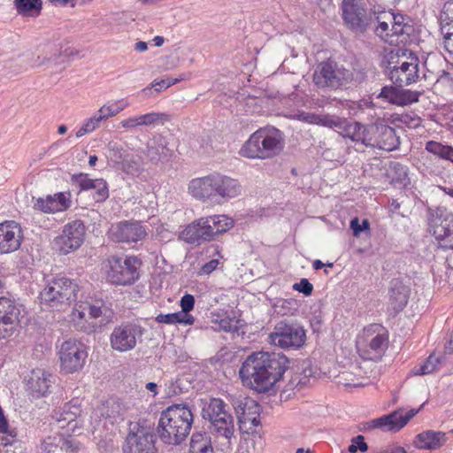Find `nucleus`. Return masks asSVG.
<instances>
[{
    "label": "nucleus",
    "instance_id": "55",
    "mask_svg": "<svg viewBox=\"0 0 453 453\" xmlns=\"http://www.w3.org/2000/svg\"><path fill=\"white\" fill-rule=\"evenodd\" d=\"M453 228L450 227L449 224L445 221V224H440L434 227V235L437 240L441 242L443 238H445L452 230Z\"/></svg>",
    "mask_w": 453,
    "mask_h": 453
},
{
    "label": "nucleus",
    "instance_id": "44",
    "mask_svg": "<svg viewBox=\"0 0 453 453\" xmlns=\"http://www.w3.org/2000/svg\"><path fill=\"white\" fill-rule=\"evenodd\" d=\"M388 13V12H382L380 13L375 12V25L372 28H374L376 34L380 37L384 36V33H386L385 35H389L388 30L390 22L388 19V17H386V14Z\"/></svg>",
    "mask_w": 453,
    "mask_h": 453
},
{
    "label": "nucleus",
    "instance_id": "43",
    "mask_svg": "<svg viewBox=\"0 0 453 453\" xmlns=\"http://www.w3.org/2000/svg\"><path fill=\"white\" fill-rule=\"evenodd\" d=\"M438 358L434 356V355H430L426 359V361H424L422 364H420L418 366H415L411 372L414 374V375H426V374H429L431 372H433L436 366H437V364H438Z\"/></svg>",
    "mask_w": 453,
    "mask_h": 453
},
{
    "label": "nucleus",
    "instance_id": "28",
    "mask_svg": "<svg viewBox=\"0 0 453 453\" xmlns=\"http://www.w3.org/2000/svg\"><path fill=\"white\" fill-rule=\"evenodd\" d=\"M52 374L42 370L35 369L31 372L27 380V388L34 397L45 395L52 383Z\"/></svg>",
    "mask_w": 453,
    "mask_h": 453
},
{
    "label": "nucleus",
    "instance_id": "57",
    "mask_svg": "<svg viewBox=\"0 0 453 453\" xmlns=\"http://www.w3.org/2000/svg\"><path fill=\"white\" fill-rule=\"evenodd\" d=\"M191 76L190 73H183L180 76V78L176 79H167V80H161V81H154L152 83V87H157V85L164 84L165 88H169L172 85H174L178 83L180 81L188 80Z\"/></svg>",
    "mask_w": 453,
    "mask_h": 453
},
{
    "label": "nucleus",
    "instance_id": "41",
    "mask_svg": "<svg viewBox=\"0 0 453 453\" xmlns=\"http://www.w3.org/2000/svg\"><path fill=\"white\" fill-rule=\"evenodd\" d=\"M440 20L441 34L453 31V1L444 4Z\"/></svg>",
    "mask_w": 453,
    "mask_h": 453
},
{
    "label": "nucleus",
    "instance_id": "38",
    "mask_svg": "<svg viewBox=\"0 0 453 453\" xmlns=\"http://www.w3.org/2000/svg\"><path fill=\"white\" fill-rule=\"evenodd\" d=\"M207 221H211L216 239L218 238L219 235L228 231L234 226L233 219L227 217L226 215L209 216V219Z\"/></svg>",
    "mask_w": 453,
    "mask_h": 453
},
{
    "label": "nucleus",
    "instance_id": "51",
    "mask_svg": "<svg viewBox=\"0 0 453 453\" xmlns=\"http://www.w3.org/2000/svg\"><path fill=\"white\" fill-rule=\"evenodd\" d=\"M64 62L62 58L61 53H55L50 57H38L35 65L36 66H43L48 65L49 67H53V65H58Z\"/></svg>",
    "mask_w": 453,
    "mask_h": 453
},
{
    "label": "nucleus",
    "instance_id": "17",
    "mask_svg": "<svg viewBox=\"0 0 453 453\" xmlns=\"http://www.w3.org/2000/svg\"><path fill=\"white\" fill-rule=\"evenodd\" d=\"M208 217H203L186 226L181 232V238L188 243L200 244L203 242H210L216 239L211 221H207Z\"/></svg>",
    "mask_w": 453,
    "mask_h": 453
},
{
    "label": "nucleus",
    "instance_id": "64",
    "mask_svg": "<svg viewBox=\"0 0 453 453\" xmlns=\"http://www.w3.org/2000/svg\"><path fill=\"white\" fill-rule=\"evenodd\" d=\"M96 129V128L93 125L92 121L89 119H88L85 120L83 125L80 127V129L76 132V136L78 138L82 137L86 134H89Z\"/></svg>",
    "mask_w": 453,
    "mask_h": 453
},
{
    "label": "nucleus",
    "instance_id": "32",
    "mask_svg": "<svg viewBox=\"0 0 453 453\" xmlns=\"http://www.w3.org/2000/svg\"><path fill=\"white\" fill-rule=\"evenodd\" d=\"M446 441L447 436L445 433L427 430L415 437L414 444L419 449L435 450L442 447Z\"/></svg>",
    "mask_w": 453,
    "mask_h": 453
},
{
    "label": "nucleus",
    "instance_id": "46",
    "mask_svg": "<svg viewBox=\"0 0 453 453\" xmlns=\"http://www.w3.org/2000/svg\"><path fill=\"white\" fill-rule=\"evenodd\" d=\"M386 17H388V19L392 26L391 35H399L406 33L404 29L405 25H403V17L402 15H394L389 12L386 14Z\"/></svg>",
    "mask_w": 453,
    "mask_h": 453
},
{
    "label": "nucleus",
    "instance_id": "47",
    "mask_svg": "<svg viewBox=\"0 0 453 453\" xmlns=\"http://www.w3.org/2000/svg\"><path fill=\"white\" fill-rule=\"evenodd\" d=\"M215 325H218V327L215 329L223 330L225 332H237L238 331V320L234 319H230L229 317H225L219 320L216 319L212 321Z\"/></svg>",
    "mask_w": 453,
    "mask_h": 453
},
{
    "label": "nucleus",
    "instance_id": "48",
    "mask_svg": "<svg viewBox=\"0 0 453 453\" xmlns=\"http://www.w3.org/2000/svg\"><path fill=\"white\" fill-rule=\"evenodd\" d=\"M91 191L94 192V198L96 202L104 201L109 196L107 184L103 179H96V185Z\"/></svg>",
    "mask_w": 453,
    "mask_h": 453
},
{
    "label": "nucleus",
    "instance_id": "45",
    "mask_svg": "<svg viewBox=\"0 0 453 453\" xmlns=\"http://www.w3.org/2000/svg\"><path fill=\"white\" fill-rule=\"evenodd\" d=\"M111 159L120 165L129 154L124 150V148L116 142H110L108 144Z\"/></svg>",
    "mask_w": 453,
    "mask_h": 453
},
{
    "label": "nucleus",
    "instance_id": "10",
    "mask_svg": "<svg viewBox=\"0 0 453 453\" xmlns=\"http://www.w3.org/2000/svg\"><path fill=\"white\" fill-rule=\"evenodd\" d=\"M313 83L320 89L335 90L345 83L353 81L354 73L332 61L317 65L313 73Z\"/></svg>",
    "mask_w": 453,
    "mask_h": 453
},
{
    "label": "nucleus",
    "instance_id": "19",
    "mask_svg": "<svg viewBox=\"0 0 453 453\" xmlns=\"http://www.w3.org/2000/svg\"><path fill=\"white\" fill-rule=\"evenodd\" d=\"M155 442V434L150 428L138 427L136 431H131L127 437L126 453H157Z\"/></svg>",
    "mask_w": 453,
    "mask_h": 453
},
{
    "label": "nucleus",
    "instance_id": "21",
    "mask_svg": "<svg viewBox=\"0 0 453 453\" xmlns=\"http://www.w3.org/2000/svg\"><path fill=\"white\" fill-rule=\"evenodd\" d=\"M23 239V231L17 222L7 220L0 223V255L18 250Z\"/></svg>",
    "mask_w": 453,
    "mask_h": 453
},
{
    "label": "nucleus",
    "instance_id": "6",
    "mask_svg": "<svg viewBox=\"0 0 453 453\" xmlns=\"http://www.w3.org/2000/svg\"><path fill=\"white\" fill-rule=\"evenodd\" d=\"M388 345V335L380 324H372L365 327L357 340V349L363 362L359 369L365 370L369 361L378 362L381 359Z\"/></svg>",
    "mask_w": 453,
    "mask_h": 453
},
{
    "label": "nucleus",
    "instance_id": "25",
    "mask_svg": "<svg viewBox=\"0 0 453 453\" xmlns=\"http://www.w3.org/2000/svg\"><path fill=\"white\" fill-rule=\"evenodd\" d=\"M79 304L81 305V311L77 313L78 316L82 317L85 313L89 315L88 323L83 322L81 319L78 320L79 331L90 334L107 322L106 319H103V310L101 306L89 303H81Z\"/></svg>",
    "mask_w": 453,
    "mask_h": 453
},
{
    "label": "nucleus",
    "instance_id": "52",
    "mask_svg": "<svg viewBox=\"0 0 453 453\" xmlns=\"http://www.w3.org/2000/svg\"><path fill=\"white\" fill-rule=\"evenodd\" d=\"M73 179L79 185L81 190H92L96 182V179H89L87 174L82 173L74 175Z\"/></svg>",
    "mask_w": 453,
    "mask_h": 453
},
{
    "label": "nucleus",
    "instance_id": "35",
    "mask_svg": "<svg viewBox=\"0 0 453 453\" xmlns=\"http://www.w3.org/2000/svg\"><path fill=\"white\" fill-rule=\"evenodd\" d=\"M189 453H214L211 436L206 433H194L189 443Z\"/></svg>",
    "mask_w": 453,
    "mask_h": 453
},
{
    "label": "nucleus",
    "instance_id": "39",
    "mask_svg": "<svg viewBox=\"0 0 453 453\" xmlns=\"http://www.w3.org/2000/svg\"><path fill=\"white\" fill-rule=\"evenodd\" d=\"M169 149L163 139H159L154 145L148 147L147 155L153 163L166 158L169 156Z\"/></svg>",
    "mask_w": 453,
    "mask_h": 453
},
{
    "label": "nucleus",
    "instance_id": "1",
    "mask_svg": "<svg viewBox=\"0 0 453 453\" xmlns=\"http://www.w3.org/2000/svg\"><path fill=\"white\" fill-rule=\"evenodd\" d=\"M289 367L288 358L280 353L258 351L247 357L239 371L242 382L258 392L268 391Z\"/></svg>",
    "mask_w": 453,
    "mask_h": 453
},
{
    "label": "nucleus",
    "instance_id": "59",
    "mask_svg": "<svg viewBox=\"0 0 453 453\" xmlns=\"http://www.w3.org/2000/svg\"><path fill=\"white\" fill-rule=\"evenodd\" d=\"M81 311V305L79 303L75 304V307L73 311H72L71 318L72 321L73 323V326L79 330L78 328V320H82L83 322L88 323L89 322V315L88 313H85L82 315V317L78 316V312Z\"/></svg>",
    "mask_w": 453,
    "mask_h": 453
},
{
    "label": "nucleus",
    "instance_id": "34",
    "mask_svg": "<svg viewBox=\"0 0 453 453\" xmlns=\"http://www.w3.org/2000/svg\"><path fill=\"white\" fill-rule=\"evenodd\" d=\"M13 4L17 12L23 17L37 18L42 13V0H14Z\"/></svg>",
    "mask_w": 453,
    "mask_h": 453
},
{
    "label": "nucleus",
    "instance_id": "53",
    "mask_svg": "<svg viewBox=\"0 0 453 453\" xmlns=\"http://www.w3.org/2000/svg\"><path fill=\"white\" fill-rule=\"evenodd\" d=\"M73 179L79 185L81 190H92L96 182V179H89L87 174L82 173L74 175Z\"/></svg>",
    "mask_w": 453,
    "mask_h": 453
},
{
    "label": "nucleus",
    "instance_id": "12",
    "mask_svg": "<svg viewBox=\"0 0 453 453\" xmlns=\"http://www.w3.org/2000/svg\"><path fill=\"white\" fill-rule=\"evenodd\" d=\"M270 342L283 349L296 350L304 345L306 332L298 324L278 322L269 335Z\"/></svg>",
    "mask_w": 453,
    "mask_h": 453
},
{
    "label": "nucleus",
    "instance_id": "60",
    "mask_svg": "<svg viewBox=\"0 0 453 453\" xmlns=\"http://www.w3.org/2000/svg\"><path fill=\"white\" fill-rule=\"evenodd\" d=\"M395 173V180L399 182H403L407 178V169L400 163H395L392 166Z\"/></svg>",
    "mask_w": 453,
    "mask_h": 453
},
{
    "label": "nucleus",
    "instance_id": "42",
    "mask_svg": "<svg viewBox=\"0 0 453 453\" xmlns=\"http://www.w3.org/2000/svg\"><path fill=\"white\" fill-rule=\"evenodd\" d=\"M394 418L393 416L384 415L380 418L372 419L371 421L365 422L363 425L362 428H359L360 431H366L374 428H381L385 431H392L391 430V419Z\"/></svg>",
    "mask_w": 453,
    "mask_h": 453
},
{
    "label": "nucleus",
    "instance_id": "29",
    "mask_svg": "<svg viewBox=\"0 0 453 453\" xmlns=\"http://www.w3.org/2000/svg\"><path fill=\"white\" fill-rule=\"evenodd\" d=\"M378 98H382L393 104L407 105L418 101V93L385 86L381 88Z\"/></svg>",
    "mask_w": 453,
    "mask_h": 453
},
{
    "label": "nucleus",
    "instance_id": "14",
    "mask_svg": "<svg viewBox=\"0 0 453 453\" xmlns=\"http://www.w3.org/2000/svg\"><path fill=\"white\" fill-rule=\"evenodd\" d=\"M85 233V226L81 220L65 225L62 233L54 239L55 249L64 255L78 250L84 242Z\"/></svg>",
    "mask_w": 453,
    "mask_h": 453
},
{
    "label": "nucleus",
    "instance_id": "8",
    "mask_svg": "<svg viewBox=\"0 0 453 453\" xmlns=\"http://www.w3.org/2000/svg\"><path fill=\"white\" fill-rule=\"evenodd\" d=\"M203 418L210 422L211 433L228 441L234 434V417L227 410V404L219 398H211L202 411Z\"/></svg>",
    "mask_w": 453,
    "mask_h": 453
},
{
    "label": "nucleus",
    "instance_id": "30",
    "mask_svg": "<svg viewBox=\"0 0 453 453\" xmlns=\"http://www.w3.org/2000/svg\"><path fill=\"white\" fill-rule=\"evenodd\" d=\"M410 295V288L400 280L394 279L390 281L388 290L389 305L395 311L399 312L407 304Z\"/></svg>",
    "mask_w": 453,
    "mask_h": 453
},
{
    "label": "nucleus",
    "instance_id": "2",
    "mask_svg": "<svg viewBox=\"0 0 453 453\" xmlns=\"http://www.w3.org/2000/svg\"><path fill=\"white\" fill-rule=\"evenodd\" d=\"M188 191L199 201L221 205L240 196L242 186L236 179L213 173L193 179L188 184Z\"/></svg>",
    "mask_w": 453,
    "mask_h": 453
},
{
    "label": "nucleus",
    "instance_id": "23",
    "mask_svg": "<svg viewBox=\"0 0 453 453\" xmlns=\"http://www.w3.org/2000/svg\"><path fill=\"white\" fill-rule=\"evenodd\" d=\"M81 447L74 438L63 434L50 435L41 444L42 453H77Z\"/></svg>",
    "mask_w": 453,
    "mask_h": 453
},
{
    "label": "nucleus",
    "instance_id": "22",
    "mask_svg": "<svg viewBox=\"0 0 453 453\" xmlns=\"http://www.w3.org/2000/svg\"><path fill=\"white\" fill-rule=\"evenodd\" d=\"M127 407L119 399L110 398L102 403L94 411V416L98 418H104V426L107 425L113 426L124 420Z\"/></svg>",
    "mask_w": 453,
    "mask_h": 453
},
{
    "label": "nucleus",
    "instance_id": "3",
    "mask_svg": "<svg viewBox=\"0 0 453 453\" xmlns=\"http://www.w3.org/2000/svg\"><path fill=\"white\" fill-rule=\"evenodd\" d=\"M194 415L187 404H173L164 410L156 428L159 440L169 446L180 445L190 434Z\"/></svg>",
    "mask_w": 453,
    "mask_h": 453
},
{
    "label": "nucleus",
    "instance_id": "13",
    "mask_svg": "<svg viewBox=\"0 0 453 453\" xmlns=\"http://www.w3.org/2000/svg\"><path fill=\"white\" fill-rule=\"evenodd\" d=\"M144 328L134 323H125L116 326L110 336L111 348L119 352H126L135 348L142 342Z\"/></svg>",
    "mask_w": 453,
    "mask_h": 453
},
{
    "label": "nucleus",
    "instance_id": "61",
    "mask_svg": "<svg viewBox=\"0 0 453 453\" xmlns=\"http://www.w3.org/2000/svg\"><path fill=\"white\" fill-rule=\"evenodd\" d=\"M195 305V298L192 295H185L181 297L180 306L184 312L188 313L193 310Z\"/></svg>",
    "mask_w": 453,
    "mask_h": 453
},
{
    "label": "nucleus",
    "instance_id": "33",
    "mask_svg": "<svg viewBox=\"0 0 453 453\" xmlns=\"http://www.w3.org/2000/svg\"><path fill=\"white\" fill-rule=\"evenodd\" d=\"M80 407L76 404L66 403L59 410H56L53 418L56 419L59 428H64L65 426H72L71 429L76 426V418L80 415Z\"/></svg>",
    "mask_w": 453,
    "mask_h": 453
},
{
    "label": "nucleus",
    "instance_id": "37",
    "mask_svg": "<svg viewBox=\"0 0 453 453\" xmlns=\"http://www.w3.org/2000/svg\"><path fill=\"white\" fill-rule=\"evenodd\" d=\"M425 149L437 157L453 163V147L436 141H428L425 145Z\"/></svg>",
    "mask_w": 453,
    "mask_h": 453
},
{
    "label": "nucleus",
    "instance_id": "54",
    "mask_svg": "<svg viewBox=\"0 0 453 453\" xmlns=\"http://www.w3.org/2000/svg\"><path fill=\"white\" fill-rule=\"evenodd\" d=\"M314 370L310 361H303L301 365L300 377L297 384H306V380L314 375Z\"/></svg>",
    "mask_w": 453,
    "mask_h": 453
},
{
    "label": "nucleus",
    "instance_id": "20",
    "mask_svg": "<svg viewBox=\"0 0 453 453\" xmlns=\"http://www.w3.org/2000/svg\"><path fill=\"white\" fill-rule=\"evenodd\" d=\"M111 239L117 242H137L147 235L145 227L138 221H121L111 226Z\"/></svg>",
    "mask_w": 453,
    "mask_h": 453
},
{
    "label": "nucleus",
    "instance_id": "5",
    "mask_svg": "<svg viewBox=\"0 0 453 453\" xmlns=\"http://www.w3.org/2000/svg\"><path fill=\"white\" fill-rule=\"evenodd\" d=\"M284 146L283 134L273 127H265L254 132L239 153L247 158L269 159L280 155Z\"/></svg>",
    "mask_w": 453,
    "mask_h": 453
},
{
    "label": "nucleus",
    "instance_id": "24",
    "mask_svg": "<svg viewBox=\"0 0 453 453\" xmlns=\"http://www.w3.org/2000/svg\"><path fill=\"white\" fill-rule=\"evenodd\" d=\"M296 119L302 122L321 126L338 130L342 134L346 127L347 119L334 114L314 112H300Z\"/></svg>",
    "mask_w": 453,
    "mask_h": 453
},
{
    "label": "nucleus",
    "instance_id": "50",
    "mask_svg": "<svg viewBox=\"0 0 453 453\" xmlns=\"http://www.w3.org/2000/svg\"><path fill=\"white\" fill-rule=\"evenodd\" d=\"M296 303L293 299H282L278 301V303L275 304V308L278 313L281 314L282 316H285L288 314H293L294 311H296Z\"/></svg>",
    "mask_w": 453,
    "mask_h": 453
},
{
    "label": "nucleus",
    "instance_id": "56",
    "mask_svg": "<svg viewBox=\"0 0 453 453\" xmlns=\"http://www.w3.org/2000/svg\"><path fill=\"white\" fill-rule=\"evenodd\" d=\"M293 289L305 296H311L313 290L312 284L307 279H302L299 282L293 285Z\"/></svg>",
    "mask_w": 453,
    "mask_h": 453
},
{
    "label": "nucleus",
    "instance_id": "63",
    "mask_svg": "<svg viewBox=\"0 0 453 453\" xmlns=\"http://www.w3.org/2000/svg\"><path fill=\"white\" fill-rule=\"evenodd\" d=\"M219 259H211V261L205 263L199 271V275H209L219 265Z\"/></svg>",
    "mask_w": 453,
    "mask_h": 453
},
{
    "label": "nucleus",
    "instance_id": "11",
    "mask_svg": "<svg viewBox=\"0 0 453 453\" xmlns=\"http://www.w3.org/2000/svg\"><path fill=\"white\" fill-rule=\"evenodd\" d=\"M141 262L134 257H111L106 265V277L112 284L131 285L139 278Z\"/></svg>",
    "mask_w": 453,
    "mask_h": 453
},
{
    "label": "nucleus",
    "instance_id": "16",
    "mask_svg": "<svg viewBox=\"0 0 453 453\" xmlns=\"http://www.w3.org/2000/svg\"><path fill=\"white\" fill-rule=\"evenodd\" d=\"M418 58L410 55L404 60L398 61L397 65L389 69L388 77L398 87L408 86L416 82L418 75Z\"/></svg>",
    "mask_w": 453,
    "mask_h": 453
},
{
    "label": "nucleus",
    "instance_id": "58",
    "mask_svg": "<svg viewBox=\"0 0 453 453\" xmlns=\"http://www.w3.org/2000/svg\"><path fill=\"white\" fill-rule=\"evenodd\" d=\"M98 111L104 119H108L109 118L119 114L118 109L115 107L112 102L100 107Z\"/></svg>",
    "mask_w": 453,
    "mask_h": 453
},
{
    "label": "nucleus",
    "instance_id": "15",
    "mask_svg": "<svg viewBox=\"0 0 453 453\" xmlns=\"http://www.w3.org/2000/svg\"><path fill=\"white\" fill-rule=\"evenodd\" d=\"M59 356L62 370L72 373L82 368L87 358V352L81 342L69 339L62 343Z\"/></svg>",
    "mask_w": 453,
    "mask_h": 453
},
{
    "label": "nucleus",
    "instance_id": "4",
    "mask_svg": "<svg viewBox=\"0 0 453 453\" xmlns=\"http://www.w3.org/2000/svg\"><path fill=\"white\" fill-rule=\"evenodd\" d=\"M342 136L353 142H361L365 147L392 151L398 148L400 142L395 129L378 120L370 125L350 122L347 119Z\"/></svg>",
    "mask_w": 453,
    "mask_h": 453
},
{
    "label": "nucleus",
    "instance_id": "40",
    "mask_svg": "<svg viewBox=\"0 0 453 453\" xmlns=\"http://www.w3.org/2000/svg\"><path fill=\"white\" fill-rule=\"evenodd\" d=\"M418 412V410L411 409L409 411H407L405 414H403L402 411H395L388 414V416H393L394 417L391 419V421H392L391 422V430H393V431H399Z\"/></svg>",
    "mask_w": 453,
    "mask_h": 453
},
{
    "label": "nucleus",
    "instance_id": "36",
    "mask_svg": "<svg viewBox=\"0 0 453 453\" xmlns=\"http://www.w3.org/2000/svg\"><path fill=\"white\" fill-rule=\"evenodd\" d=\"M120 169L127 174L139 176L143 171V159L138 155L129 154L119 165Z\"/></svg>",
    "mask_w": 453,
    "mask_h": 453
},
{
    "label": "nucleus",
    "instance_id": "7",
    "mask_svg": "<svg viewBox=\"0 0 453 453\" xmlns=\"http://www.w3.org/2000/svg\"><path fill=\"white\" fill-rule=\"evenodd\" d=\"M79 286L73 280L64 276L49 280L40 292L41 303L55 309L70 305L78 297Z\"/></svg>",
    "mask_w": 453,
    "mask_h": 453
},
{
    "label": "nucleus",
    "instance_id": "18",
    "mask_svg": "<svg viewBox=\"0 0 453 453\" xmlns=\"http://www.w3.org/2000/svg\"><path fill=\"white\" fill-rule=\"evenodd\" d=\"M19 309L10 298L0 297V338L14 334L19 323Z\"/></svg>",
    "mask_w": 453,
    "mask_h": 453
},
{
    "label": "nucleus",
    "instance_id": "62",
    "mask_svg": "<svg viewBox=\"0 0 453 453\" xmlns=\"http://www.w3.org/2000/svg\"><path fill=\"white\" fill-rule=\"evenodd\" d=\"M440 81H447L451 83L453 81V78L450 75V73L445 71L444 69H438L435 73V79H432V84Z\"/></svg>",
    "mask_w": 453,
    "mask_h": 453
},
{
    "label": "nucleus",
    "instance_id": "9",
    "mask_svg": "<svg viewBox=\"0 0 453 453\" xmlns=\"http://www.w3.org/2000/svg\"><path fill=\"white\" fill-rule=\"evenodd\" d=\"M342 11L344 23L356 34H364L375 25V12L362 0H342Z\"/></svg>",
    "mask_w": 453,
    "mask_h": 453
},
{
    "label": "nucleus",
    "instance_id": "26",
    "mask_svg": "<svg viewBox=\"0 0 453 453\" xmlns=\"http://www.w3.org/2000/svg\"><path fill=\"white\" fill-rule=\"evenodd\" d=\"M71 196L69 193L60 192L46 198H38L34 208L44 213H55L64 211L71 206Z\"/></svg>",
    "mask_w": 453,
    "mask_h": 453
},
{
    "label": "nucleus",
    "instance_id": "27",
    "mask_svg": "<svg viewBox=\"0 0 453 453\" xmlns=\"http://www.w3.org/2000/svg\"><path fill=\"white\" fill-rule=\"evenodd\" d=\"M170 120V116L164 112H149L142 115L130 117L123 119L120 126L127 130H133L140 127H151L163 125Z\"/></svg>",
    "mask_w": 453,
    "mask_h": 453
},
{
    "label": "nucleus",
    "instance_id": "49",
    "mask_svg": "<svg viewBox=\"0 0 453 453\" xmlns=\"http://www.w3.org/2000/svg\"><path fill=\"white\" fill-rule=\"evenodd\" d=\"M434 63H438L440 65H442L445 64V59L441 57H431L427 58V59L425 62V65L426 67V72L423 74V78L426 81H428L430 83H432V79H435V73L436 71H432L430 68L433 67Z\"/></svg>",
    "mask_w": 453,
    "mask_h": 453
},
{
    "label": "nucleus",
    "instance_id": "31",
    "mask_svg": "<svg viewBox=\"0 0 453 453\" xmlns=\"http://www.w3.org/2000/svg\"><path fill=\"white\" fill-rule=\"evenodd\" d=\"M231 403L234 409L240 429H242V426L247 424V419H250V416L255 411L260 410L259 405L254 400L242 395L233 397Z\"/></svg>",
    "mask_w": 453,
    "mask_h": 453
}]
</instances>
